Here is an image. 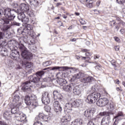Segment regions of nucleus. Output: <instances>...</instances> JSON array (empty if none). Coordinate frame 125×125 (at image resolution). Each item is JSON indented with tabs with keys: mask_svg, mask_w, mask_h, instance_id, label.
Listing matches in <instances>:
<instances>
[{
	"mask_svg": "<svg viewBox=\"0 0 125 125\" xmlns=\"http://www.w3.org/2000/svg\"><path fill=\"white\" fill-rule=\"evenodd\" d=\"M109 122L107 120L106 118H103L102 120L101 124V125H109Z\"/></svg>",
	"mask_w": 125,
	"mask_h": 125,
	"instance_id": "nucleus-32",
	"label": "nucleus"
},
{
	"mask_svg": "<svg viewBox=\"0 0 125 125\" xmlns=\"http://www.w3.org/2000/svg\"><path fill=\"white\" fill-rule=\"evenodd\" d=\"M116 21H118V22H119L118 23V24H120V22H121V21H121V19H120V18H116Z\"/></svg>",
	"mask_w": 125,
	"mask_h": 125,
	"instance_id": "nucleus-61",
	"label": "nucleus"
},
{
	"mask_svg": "<svg viewBox=\"0 0 125 125\" xmlns=\"http://www.w3.org/2000/svg\"><path fill=\"white\" fill-rule=\"evenodd\" d=\"M94 81V78L92 77H87L84 78H83L81 80L82 83H92Z\"/></svg>",
	"mask_w": 125,
	"mask_h": 125,
	"instance_id": "nucleus-21",
	"label": "nucleus"
},
{
	"mask_svg": "<svg viewBox=\"0 0 125 125\" xmlns=\"http://www.w3.org/2000/svg\"><path fill=\"white\" fill-rule=\"evenodd\" d=\"M50 70L52 71H54V70H59V69H60V67L59 66H55L53 67H50Z\"/></svg>",
	"mask_w": 125,
	"mask_h": 125,
	"instance_id": "nucleus-43",
	"label": "nucleus"
},
{
	"mask_svg": "<svg viewBox=\"0 0 125 125\" xmlns=\"http://www.w3.org/2000/svg\"><path fill=\"white\" fill-rule=\"evenodd\" d=\"M3 117L5 119H7L9 117V112L5 111L3 114Z\"/></svg>",
	"mask_w": 125,
	"mask_h": 125,
	"instance_id": "nucleus-39",
	"label": "nucleus"
},
{
	"mask_svg": "<svg viewBox=\"0 0 125 125\" xmlns=\"http://www.w3.org/2000/svg\"><path fill=\"white\" fill-rule=\"evenodd\" d=\"M100 3H101V1H98L97 2H96V5L97 6H99V5H100Z\"/></svg>",
	"mask_w": 125,
	"mask_h": 125,
	"instance_id": "nucleus-58",
	"label": "nucleus"
},
{
	"mask_svg": "<svg viewBox=\"0 0 125 125\" xmlns=\"http://www.w3.org/2000/svg\"><path fill=\"white\" fill-rule=\"evenodd\" d=\"M20 8L21 11H22L21 13H24V12H28V11H29V10H30L29 5L24 3H22L20 4Z\"/></svg>",
	"mask_w": 125,
	"mask_h": 125,
	"instance_id": "nucleus-16",
	"label": "nucleus"
},
{
	"mask_svg": "<svg viewBox=\"0 0 125 125\" xmlns=\"http://www.w3.org/2000/svg\"><path fill=\"white\" fill-rule=\"evenodd\" d=\"M20 24H21L20 22H17L16 21L14 22V25H15L16 26H20Z\"/></svg>",
	"mask_w": 125,
	"mask_h": 125,
	"instance_id": "nucleus-51",
	"label": "nucleus"
},
{
	"mask_svg": "<svg viewBox=\"0 0 125 125\" xmlns=\"http://www.w3.org/2000/svg\"><path fill=\"white\" fill-rule=\"evenodd\" d=\"M116 90L117 91H123V89L121 87H116Z\"/></svg>",
	"mask_w": 125,
	"mask_h": 125,
	"instance_id": "nucleus-54",
	"label": "nucleus"
},
{
	"mask_svg": "<svg viewBox=\"0 0 125 125\" xmlns=\"http://www.w3.org/2000/svg\"><path fill=\"white\" fill-rule=\"evenodd\" d=\"M100 116H105V117L107 121V122H110L111 120V115H112V112H103L100 113Z\"/></svg>",
	"mask_w": 125,
	"mask_h": 125,
	"instance_id": "nucleus-22",
	"label": "nucleus"
},
{
	"mask_svg": "<svg viewBox=\"0 0 125 125\" xmlns=\"http://www.w3.org/2000/svg\"><path fill=\"white\" fill-rule=\"evenodd\" d=\"M33 125H42V123L40 121H37V122L34 123Z\"/></svg>",
	"mask_w": 125,
	"mask_h": 125,
	"instance_id": "nucleus-48",
	"label": "nucleus"
},
{
	"mask_svg": "<svg viewBox=\"0 0 125 125\" xmlns=\"http://www.w3.org/2000/svg\"><path fill=\"white\" fill-rule=\"evenodd\" d=\"M85 55L86 56H91V53H90L89 52H86L85 53Z\"/></svg>",
	"mask_w": 125,
	"mask_h": 125,
	"instance_id": "nucleus-55",
	"label": "nucleus"
},
{
	"mask_svg": "<svg viewBox=\"0 0 125 125\" xmlns=\"http://www.w3.org/2000/svg\"><path fill=\"white\" fill-rule=\"evenodd\" d=\"M97 105L99 107H105L108 106V109L110 110H114L116 104L113 102H109V100L107 98H101L98 100L96 103Z\"/></svg>",
	"mask_w": 125,
	"mask_h": 125,
	"instance_id": "nucleus-3",
	"label": "nucleus"
},
{
	"mask_svg": "<svg viewBox=\"0 0 125 125\" xmlns=\"http://www.w3.org/2000/svg\"><path fill=\"white\" fill-rule=\"evenodd\" d=\"M40 77L36 76L34 77L31 80V83H36L37 87H42V82L40 81Z\"/></svg>",
	"mask_w": 125,
	"mask_h": 125,
	"instance_id": "nucleus-13",
	"label": "nucleus"
},
{
	"mask_svg": "<svg viewBox=\"0 0 125 125\" xmlns=\"http://www.w3.org/2000/svg\"><path fill=\"white\" fill-rule=\"evenodd\" d=\"M83 125V119H76L73 121L71 125Z\"/></svg>",
	"mask_w": 125,
	"mask_h": 125,
	"instance_id": "nucleus-28",
	"label": "nucleus"
},
{
	"mask_svg": "<svg viewBox=\"0 0 125 125\" xmlns=\"http://www.w3.org/2000/svg\"><path fill=\"white\" fill-rule=\"evenodd\" d=\"M28 35H29V36H30V37L32 38H34L35 35H36V33H35V32H34L32 26H31V29H30Z\"/></svg>",
	"mask_w": 125,
	"mask_h": 125,
	"instance_id": "nucleus-35",
	"label": "nucleus"
},
{
	"mask_svg": "<svg viewBox=\"0 0 125 125\" xmlns=\"http://www.w3.org/2000/svg\"><path fill=\"white\" fill-rule=\"evenodd\" d=\"M95 113V109L94 108L86 109L84 112V116H85L86 118H90Z\"/></svg>",
	"mask_w": 125,
	"mask_h": 125,
	"instance_id": "nucleus-15",
	"label": "nucleus"
},
{
	"mask_svg": "<svg viewBox=\"0 0 125 125\" xmlns=\"http://www.w3.org/2000/svg\"><path fill=\"white\" fill-rule=\"evenodd\" d=\"M50 62L49 61H47V62H44L43 63V65L44 66V67H47V66H49V65H50Z\"/></svg>",
	"mask_w": 125,
	"mask_h": 125,
	"instance_id": "nucleus-42",
	"label": "nucleus"
},
{
	"mask_svg": "<svg viewBox=\"0 0 125 125\" xmlns=\"http://www.w3.org/2000/svg\"><path fill=\"white\" fill-rule=\"evenodd\" d=\"M81 50L83 52H87L88 51L87 49H82Z\"/></svg>",
	"mask_w": 125,
	"mask_h": 125,
	"instance_id": "nucleus-56",
	"label": "nucleus"
},
{
	"mask_svg": "<svg viewBox=\"0 0 125 125\" xmlns=\"http://www.w3.org/2000/svg\"><path fill=\"white\" fill-rule=\"evenodd\" d=\"M45 72H44V71H43V70L42 71H38L37 72H36V75L37 77H40V78H41V77H42V76H43V75H44Z\"/></svg>",
	"mask_w": 125,
	"mask_h": 125,
	"instance_id": "nucleus-34",
	"label": "nucleus"
},
{
	"mask_svg": "<svg viewBox=\"0 0 125 125\" xmlns=\"http://www.w3.org/2000/svg\"><path fill=\"white\" fill-rule=\"evenodd\" d=\"M21 66H23V67H25L27 68H30L32 67V64L30 62H22V63H21Z\"/></svg>",
	"mask_w": 125,
	"mask_h": 125,
	"instance_id": "nucleus-30",
	"label": "nucleus"
},
{
	"mask_svg": "<svg viewBox=\"0 0 125 125\" xmlns=\"http://www.w3.org/2000/svg\"><path fill=\"white\" fill-rule=\"evenodd\" d=\"M70 121H71V115H66L61 120L62 125H67Z\"/></svg>",
	"mask_w": 125,
	"mask_h": 125,
	"instance_id": "nucleus-11",
	"label": "nucleus"
},
{
	"mask_svg": "<svg viewBox=\"0 0 125 125\" xmlns=\"http://www.w3.org/2000/svg\"><path fill=\"white\" fill-rule=\"evenodd\" d=\"M120 32H121V34H124L125 32V29H121Z\"/></svg>",
	"mask_w": 125,
	"mask_h": 125,
	"instance_id": "nucleus-63",
	"label": "nucleus"
},
{
	"mask_svg": "<svg viewBox=\"0 0 125 125\" xmlns=\"http://www.w3.org/2000/svg\"><path fill=\"white\" fill-rule=\"evenodd\" d=\"M86 6L88 8H92L93 7V2L92 1H89L86 4Z\"/></svg>",
	"mask_w": 125,
	"mask_h": 125,
	"instance_id": "nucleus-36",
	"label": "nucleus"
},
{
	"mask_svg": "<svg viewBox=\"0 0 125 125\" xmlns=\"http://www.w3.org/2000/svg\"><path fill=\"white\" fill-rule=\"evenodd\" d=\"M114 40L116 41V42H120V38L118 37H114Z\"/></svg>",
	"mask_w": 125,
	"mask_h": 125,
	"instance_id": "nucleus-52",
	"label": "nucleus"
},
{
	"mask_svg": "<svg viewBox=\"0 0 125 125\" xmlns=\"http://www.w3.org/2000/svg\"><path fill=\"white\" fill-rule=\"evenodd\" d=\"M114 48L116 51H119V50L120 49V46H115L114 47Z\"/></svg>",
	"mask_w": 125,
	"mask_h": 125,
	"instance_id": "nucleus-53",
	"label": "nucleus"
},
{
	"mask_svg": "<svg viewBox=\"0 0 125 125\" xmlns=\"http://www.w3.org/2000/svg\"><path fill=\"white\" fill-rule=\"evenodd\" d=\"M117 2L125 6V0H116Z\"/></svg>",
	"mask_w": 125,
	"mask_h": 125,
	"instance_id": "nucleus-38",
	"label": "nucleus"
},
{
	"mask_svg": "<svg viewBox=\"0 0 125 125\" xmlns=\"http://www.w3.org/2000/svg\"><path fill=\"white\" fill-rule=\"evenodd\" d=\"M50 110H51V108L49 105H46L45 107V111H46V112H50Z\"/></svg>",
	"mask_w": 125,
	"mask_h": 125,
	"instance_id": "nucleus-41",
	"label": "nucleus"
},
{
	"mask_svg": "<svg viewBox=\"0 0 125 125\" xmlns=\"http://www.w3.org/2000/svg\"><path fill=\"white\" fill-rule=\"evenodd\" d=\"M4 37H5V34H4V32H0V40H1L0 42H1L2 41H3L4 42V41L3 40V39H4Z\"/></svg>",
	"mask_w": 125,
	"mask_h": 125,
	"instance_id": "nucleus-37",
	"label": "nucleus"
},
{
	"mask_svg": "<svg viewBox=\"0 0 125 125\" xmlns=\"http://www.w3.org/2000/svg\"><path fill=\"white\" fill-rule=\"evenodd\" d=\"M62 89L64 90V91H67L68 92H71V91L74 88V85H73V83L69 84L68 85H67V84H65V85L63 86L62 87Z\"/></svg>",
	"mask_w": 125,
	"mask_h": 125,
	"instance_id": "nucleus-20",
	"label": "nucleus"
},
{
	"mask_svg": "<svg viewBox=\"0 0 125 125\" xmlns=\"http://www.w3.org/2000/svg\"><path fill=\"white\" fill-rule=\"evenodd\" d=\"M12 6H13V7L16 8L18 6V3L16 2H13L12 4Z\"/></svg>",
	"mask_w": 125,
	"mask_h": 125,
	"instance_id": "nucleus-47",
	"label": "nucleus"
},
{
	"mask_svg": "<svg viewBox=\"0 0 125 125\" xmlns=\"http://www.w3.org/2000/svg\"><path fill=\"white\" fill-rule=\"evenodd\" d=\"M114 29L116 31V32H118V31L119 30V26H115Z\"/></svg>",
	"mask_w": 125,
	"mask_h": 125,
	"instance_id": "nucleus-60",
	"label": "nucleus"
},
{
	"mask_svg": "<svg viewBox=\"0 0 125 125\" xmlns=\"http://www.w3.org/2000/svg\"><path fill=\"white\" fill-rule=\"evenodd\" d=\"M57 83L61 85V86H65L66 84H67V81L66 80L62 79V78H59L57 80Z\"/></svg>",
	"mask_w": 125,
	"mask_h": 125,
	"instance_id": "nucleus-24",
	"label": "nucleus"
},
{
	"mask_svg": "<svg viewBox=\"0 0 125 125\" xmlns=\"http://www.w3.org/2000/svg\"><path fill=\"white\" fill-rule=\"evenodd\" d=\"M21 86H22L21 89L24 90V91H26V90L28 89H31L30 86H32L31 85V81H27L22 84Z\"/></svg>",
	"mask_w": 125,
	"mask_h": 125,
	"instance_id": "nucleus-19",
	"label": "nucleus"
},
{
	"mask_svg": "<svg viewBox=\"0 0 125 125\" xmlns=\"http://www.w3.org/2000/svg\"><path fill=\"white\" fill-rule=\"evenodd\" d=\"M28 14L30 17L34 16V13L33 12H28Z\"/></svg>",
	"mask_w": 125,
	"mask_h": 125,
	"instance_id": "nucleus-50",
	"label": "nucleus"
},
{
	"mask_svg": "<svg viewBox=\"0 0 125 125\" xmlns=\"http://www.w3.org/2000/svg\"><path fill=\"white\" fill-rule=\"evenodd\" d=\"M95 69H96V70H97L98 71H99V70L101 71V70H102L101 66L100 65H98L95 66Z\"/></svg>",
	"mask_w": 125,
	"mask_h": 125,
	"instance_id": "nucleus-44",
	"label": "nucleus"
},
{
	"mask_svg": "<svg viewBox=\"0 0 125 125\" xmlns=\"http://www.w3.org/2000/svg\"><path fill=\"white\" fill-rule=\"evenodd\" d=\"M119 24H121V25H122V26H125V23L123 21H121L120 23Z\"/></svg>",
	"mask_w": 125,
	"mask_h": 125,
	"instance_id": "nucleus-62",
	"label": "nucleus"
},
{
	"mask_svg": "<svg viewBox=\"0 0 125 125\" xmlns=\"http://www.w3.org/2000/svg\"><path fill=\"white\" fill-rule=\"evenodd\" d=\"M31 29L32 26L30 24H27V25H25V27L23 29L21 33L23 36H27V35H29L30 31Z\"/></svg>",
	"mask_w": 125,
	"mask_h": 125,
	"instance_id": "nucleus-14",
	"label": "nucleus"
},
{
	"mask_svg": "<svg viewBox=\"0 0 125 125\" xmlns=\"http://www.w3.org/2000/svg\"><path fill=\"white\" fill-rule=\"evenodd\" d=\"M18 19L23 24H27L30 21L29 18L26 16L24 13H20L18 16Z\"/></svg>",
	"mask_w": 125,
	"mask_h": 125,
	"instance_id": "nucleus-7",
	"label": "nucleus"
},
{
	"mask_svg": "<svg viewBox=\"0 0 125 125\" xmlns=\"http://www.w3.org/2000/svg\"><path fill=\"white\" fill-rule=\"evenodd\" d=\"M53 106L54 110L56 113H58V112H61V111H62V106H61V104H60L59 101H55L53 103Z\"/></svg>",
	"mask_w": 125,
	"mask_h": 125,
	"instance_id": "nucleus-10",
	"label": "nucleus"
},
{
	"mask_svg": "<svg viewBox=\"0 0 125 125\" xmlns=\"http://www.w3.org/2000/svg\"><path fill=\"white\" fill-rule=\"evenodd\" d=\"M109 24L111 27H113V25L116 24V21H115L114 20H112V21H110Z\"/></svg>",
	"mask_w": 125,
	"mask_h": 125,
	"instance_id": "nucleus-45",
	"label": "nucleus"
},
{
	"mask_svg": "<svg viewBox=\"0 0 125 125\" xmlns=\"http://www.w3.org/2000/svg\"><path fill=\"white\" fill-rule=\"evenodd\" d=\"M19 48L20 50L21 51V55L23 58L24 59H27V60H30V59H32V57H33V54H31V52H29L27 49V48L21 43L19 44Z\"/></svg>",
	"mask_w": 125,
	"mask_h": 125,
	"instance_id": "nucleus-4",
	"label": "nucleus"
},
{
	"mask_svg": "<svg viewBox=\"0 0 125 125\" xmlns=\"http://www.w3.org/2000/svg\"><path fill=\"white\" fill-rule=\"evenodd\" d=\"M79 21L82 25H85L86 24V21L83 19H80Z\"/></svg>",
	"mask_w": 125,
	"mask_h": 125,
	"instance_id": "nucleus-40",
	"label": "nucleus"
},
{
	"mask_svg": "<svg viewBox=\"0 0 125 125\" xmlns=\"http://www.w3.org/2000/svg\"><path fill=\"white\" fill-rule=\"evenodd\" d=\"M4 14V12H3V11H2V10L1 9H0V15H2V14Z\"/></svg>",
	"mask_w": 125,
	"mask_h": 125,
	"instance_id": "nucleus-59",
	"label": "nucleus"
},
{
	"mask_svg": "<svg viewBox=\"0 0 125 125\" xmlns=\"http://www.w3.org/2000/svg\"><path fill=\"white\" fill-rule=\"evenodd\" d=\"M100 56L98 55L95 56L94 57V59H98L99 58Z\"/></svg>",
	"mask_w": 125,
	"mask_h": 125,
	"instance_id": "nucleus-64",
	"label": "nucleus"
},
{
	"mask_svg": "<svg viewBox=\"0 0 125 125\" xmlns=\"http://www.w3.org/2000/svg\"><path fill=\"white\" fill-rule=\"evenodd\" d=\"M73 104L68 103L65 104L64 109L66 111L67 110H68V111H72V108H73Z\"/></svg>",
	"mask_w": 125,
	"mask_h": 125,
	"instance_id": "nucleus-29",
	"label": "nucleus"
},
{
	"mask_svg": "<svg viewBox=\"0 0 125 125\" xmlns=\"http://www.w3.org/2000/svg\"><path fill=\"white\" fill-rule=\"evenodd\" d=\"M6 45V42L5 41H0V54L3 56H5L7 53V49L3 46Z\"/></svg>",
	"mask_w": 125,
	"mask_h": 125,
	"instance_id": "nucleus-8",
	"label": "nucleus"
},
{
	"mask_svg": "<svg viewBox=\"0 0 125 125\" xmlns=\"http://www.w3.org/2000/svg\"><path fill=\"white\" fill-rule=\"evenodd\" d=\"M124 116V114L123 113H119L117 115L115 116L114 119H115V121L113 124L112 125H118V121H117V120H118V117H123Z\"/></svg>",
	"mask_w": 125,
	"mask_h": 125,
	"instance_id": "nucleus-31",
	"label": "nucleus"
},
{
	"mask_svg": "<svg viewBox=\"0 0 125 125\" xmlns=\"http://www.w3.org/2000/svg\"><path fill=\"white\" fill-rule=\"evenodd\" d=\"M72 103L73 107L75 108H79V107H80V105L82 104V102H81V100H76Z\"/></svg>",
	"mask_w": 125,
	"mask_h": 125,
	"instance_id": "nucleus-27",
	"label": "nucleus"
},
{
	"mask_svg": "<svg viewBox=\"0 0 125 125\" xmlns=\"http://www.w3.org/2000/svg\"><path fill=\"white\" fill-rule=\"evenodd\" d=\"M84 73L83 72H79L77 73L76 75H74L73 77V79H76L77 80H80V79H82L85 77Z\"/></svg>",
	"mask_w": 125,
	"mask_h": 125,
	"instance_id": "nucleus-26",
	"label": "nucleus"
},
{
	"mask_svg": "<svg viewBox=\"0 0 125 125\" xmlns=\"http://www.w3.org/2000/svg\"><path fill=\"white\" fill-rule=\"evenodd\" d=\"M42 103L44 105L49 104L50 99H49V94L47 92H45L42 94Z\"/></svg>",
	"mask_w": 125,
	"mask_h": 125,
	"instance_id": "nucleus-9",
	"label": "nucleus"
},
{
	"mask_svg": "<svg viewBox=\"0 0 125 125\" xmlns=\"http://www.w3.org/2000/svg\"><path fill=\"white\" fill-rule=\"evenodd\" d=\"M60 5H62V3H61V2H58L56 4L57 7H59Z\"/></svg>",
	"mask_w": 125,
	"mask_h": 125,
	"instance_id": "nucleus-57",
	"label": "nucleus"
},
{
	"mask_svg": "<svg viewBox=\"0 0 125 125\" xmlns=\"http://www.w3.org/2000/svg\"><path fill=\"white\" fill-rule=\"evenodd\" d=\"M6 65H7L9 68L12 67V65H13V61L11 60H7L6 61Z\"/></svg>",
	"mask_w": 125,
	"mask_h": 125,
	"instance_id": "nucleus-33",
	"label": "nucleus"
},
{
	"mask_svg": "<svg viewBox=\"0 0 125 125\" xmlns=\"http://www.w3.org/2000/svg\"><path fill=\"white\" fill-rule=\"evenodd\" d=\"M20 100V96L19 94H15V93L13 95V102L14 104H18L19 103H21L19 102Z\"/></svg>",
	"mask_w": 125,
	"mask_h": 125,
	"instance_id": "nucleus-23",
	"label": "nucleus"
},
{
	"mask_svg": "<svg viewBox=\"0 0 125 125\" xmlns=\"http://www.w3.org/2000/svg\"><path fill=\"white\" fill-rule=\"evenodd\" d=\"M50 81H51V78H50L49 77H47V78L44 79V81L47 82V83H49Z\"/></svg>",
	"mask_w": 125,
	"mask_h": 125,
	"instance_id": "nucleus-49",
	"label": "nucleus"
},
{
	"mask_svg": "<svg viewBox=\"0 0 125 125\" xmlns=\"http://www.w3.org/2000/svg\"><path fill=\"white\" fill-rule=\"evenodd\" d=\"M36 100H37V96L34 94H31L30 96L27 95L24 99L25 103L26 105H31L33 108L38 106V103Z\"/></svg>",
	"mask_w": 125,
	"mask_h": 125,
	"instance_id": "nucleus-5",
	"label": "nucleus"
},
{
	"mask_svg": "<svg viewBox=\"0 0 125 125\" xmlns=\"http://www.w3.org/2000/svg\"><path fill=\"white\" fill-rule=\"evenodd\" d=\"M38 117L40 120L43 121V122H48V121H50V116L44 115L43 113H40L38 115Z\"/></svg>",
	"mask_w": 125,
	"mask_h": 125,
	"instance_id": "nucleus-17",
	"label": "nucleus"
},
{
	"mask_svg": "<svg viewBox=\"0 0 125 125\" xmlns=\"http://www.w3.org/2000/svg\"><path fill=\"white\" fill-rule=\"evenodd\" d=\"M17 13V11L12 9L10 8H7L4 10V16L6 18V19L3 20V25L1 28V30L3 33L5 34V38L6 39H10V33L8 30L10 29L11 25L10 24V22L11 20H13L15 18V14Z\"/></svg>",
	"mask_w": 125,
	"mask_h": 125,
	"instance_id": "nucleus-1",
	"label": "nucleus"
},
{
	"mask_svg": "<svg viewBox=\"0 0 125 125\" xmlns=\"http://www.w3.org/2000/svg\"><path fill=\"white\" fill-rule=\"evenodd\" d=\"M21 106V103H19L11 109V112L12 114H13L12 116L14 118H18L20 122H26L27 117L26 115L22 112L19 111V106Z\"/></svg>",
	"mask_w": 125,
	"mask_h": 125,
	"instance_id": "nucleus-2",
	"label": "nucleus"
},
{
	"mask_svg": "<svg viewBox=\"0 0 125 125\" xmlns=\"http://www.w3.org/2000/svg\"><path fill=\"white\" fill-rule=\"evenodd\" d=\"M10 58L13 59V60H17L18 61L20 59V54L19 52L15 50L14 52H12V53L10 55Z\"/></svg>",
	"mask_w": 125,
	"mask_h": 125,
	"instance_id": "nucleus-12",
	"label": "nucleus"
},
{
	"mask_svg": "<svg viewBox=\"0 0 125 125\" xmlns=\"http://www.w3.org/2000/svg\"><path fill=\"white\" fill-rule=\"evenodd\" d=\"M98 98H100V93L93 92L87 97L86 101L89 104H92L95 103V102L97 101Z\"/></svg>",
	"mask_w": 125,
	"mask_h": 125,
	"instance_id": "nucleus-6",
	"label": "nucleus"
},
{
	"mask_svg": "<svg viewBox=\"0 0 125 125\" xmlns=\"http://www.w3.org/2000/svg\"><path fill=\"white\" fill-rule=\"evenodd\" d=\"M73 93L75 95H80L82 93V89L78 86H76L73 88Z\"/></svg>",
	"mask_w": 125,
	"mask_h": 125,
	"instance_id": "nucleus-25",
	"label": "nucleus"
},
{
	"mask_svg": "<svg viewBox=\"0 0 125 125\" xmlns=\"http://www.w3.org/2000/svg\"><path fill=\"white\" fill-rule=\"evenodd\" d=\"M82 59H84V60H85L86 61H89V60H90V58L88 57H83Z\"/></svg>",
	"mask_w": 125,
	"mask_h": 125,
	"instance_id": "nucleus-46",
	"label": "nucleus"
},
{
	"mask_svg": "<svg viewBox=\"0 0 125 125\" xmlns=\"http://www.w3.org/2000/svg\"><path fill=\"white\" fill-rule=\"evenodd\" d=\"M53 95L54 98H57L58 100L60 101V102H63V96H62V95L59 92L57 91H54L53 92Z\"/></svg>",
	"mask_w": 125,
	"mask_h": 125,
	"instance_id": "nucleus-18",
	"label": "nucleus"
}]
</instances>
